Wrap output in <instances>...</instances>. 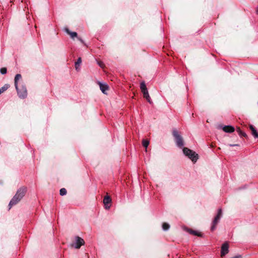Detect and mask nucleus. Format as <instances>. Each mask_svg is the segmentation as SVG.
<instances>
[{
    "instance_id": "obj_1",
    "label": "nucleus",
    "mask_w": 258,
    "mask_h": 258,
    "mask_svg": "<svg viewBox=\"0 0 258 258\" xmlns=\"http://www.w3.org/2000/svg\"><path fill=\"white\" fill-rule=\"evenodd\" d=\"M183 152L184 154L188 157L193 162H196L198 159V155L195 152L190 149L184 147L183 148Z\"/></svg>"
},
{
    "instance_id": "obj_2",
    "label": "nucleus",
    "mask_w": 258,
    "mask_h": 258,
    "mask_svg": "<svg viewBox=\"0 0 258 258\" xmlns=\"http://www.w3.org/2000/svg\"><path fill=\"white\" fill-rule=\"evenodd\" d=\"M172 135L175 138L176 145L179 147H182L183 146V141L182 137L179 135V132L174 130L172 132Z\"/></svg>"
},
{
    "instance_id": "obj_3",
    "label": "nucleus",
    "mask_w": 258,
    "mask_h": 258,
    "mask_svg": "<svg viewBox=\"0 0 258 258\" xmlns=\"http://www.w3.org/2000/svg\"><path fill=\"white\" fill-rule=\"evenodd\" d=\"M222 211L221 209H219L218 211V213L216 215V216L215 217L213 223H212V226H211V229L212 231H213L215 229L217 224L219 222V220L220 218L222 217Z\"/></svg>"
},
{
    "instance_id": "obj_4",
    "label": "nucleus",
    "mask_w": 258,
    "mask_h": 258,
    "mask_svg": "<svg viewBox=\"0 0 258 258\" xmlns=\"http://www.w3.org/2000/svg\"><path fill=\"white\" fill-rule=\"evenodd\" d=\"M27 191V188L25 186L20 187L17 190V202L21 201L25 196Z\"/></svg>"
},
{
    "instance_id": "obj_5",
    "label": "nucleus",
    "mask_w": 258,
    "mask_h": 258,
    "mask_svg": "<svg viewBox=\"0 0 258 258\" xmlns=\"http://www.w3.org/2000/svg\"><path fill=\"white\" fill-rule=\"evenodd\" d=\"M84 240L79 237H76V241L75 243H74L73 244H72V246L73 247H74L75 248H77V249H78L82 245H84Z\"/></svg>"
},
{
    "instance_id": "obj_6",
    "label": "nucleus",
    "mask_w": 258,
    "mask_h": 258,
    "mask_svg": "<svg viewBox=\"0 0 258 258\" xmlns=\"http://www.w3.org/2000/svg\"><path fill=\"white\" fill-rule=\"evenodd\" d=\"M17 94L20 98H24L26 97L27 95V92L26 87L22 86L21 89H18L17 88Z\"/></svg>"
},
{
    "instance_id": "obj_7",
    "label": "nucleus",
    "mask_w": 258,
    "mask_h": 258,
    "mask_svg": "<svg viewBox=\"0 0 258 258\" xmlns=\"http://www.w3.org/2000/svg\"><path fill=\"white\" fill-rule=\"evenodd\" d=\"M229 246L227 242L224 243L222 247H221V256H224L226 254H227L228 251Z\"/></svg>"
},
{
    "instance_id": "obj_8",
    "label": "nucleus",
    "mask_w": 258,
    "mask_h": 258,
    "mask_svg": "<svg viewBox=\"0 0 258 258\" xmlns=\"http://www.w3.org/2000/svg\"><path fill=\"white\" fill-rule=\"evenodd\" d=\"M222 127L223 131L225 133H231L235 131L234 127L231 125H225Z\"/></svg>"
},
{
    "instance_id": "obj_9",
    "label": "nucleus",
    "mask_w": 258,
    "mask_h": 258,
    "mask_svg": "<svg viewBox=\"0 0 258 258\" xmlns=\"http://www.w3.org/2000/svg\"><path fill=\"white\" fill-rule=\"evenodd\" d=\"M111 201V200L109 196H106L104 198L103 203L105 205L106 209H109L110 208V206H108V205L109 203H110Z\"/></svg>"
},
{
    "instance_id": "obj_10",
    "label": "nucleus",
    "mask_w": 258,
    "mask_h": 258,
    "mask_svg": "<svg viewBox=\"0 0 258 258\" xmlns=\"http://www.w3.org/2000/svg\"><path fill=\"white\" fill-rule=\"evenodd\" d=\"M249 128L251 131L252 135L255 138H258V132L252 125H249Z\"/></svg>"
},
{
    "instance_id": "obj_11",
    "label": "nucleus",
    "mask_w": 258,
    "mask_h": 258,
    "mask_svg": "<svg viewBox=\"0 0 258 258\" xmlns=\"http://www.w3.org/2000/svg\"><path fill=\"white\" fill-rule=\"evenodd\" d=\"M142 92L143 94L144 97L146 99V100H147V101L149 103H152V101H151L150 97L149 96L148 90H146V91H142Z\"/></svg>"
},
{
    "instance_id": "obj_12",
    "label": "nucleus",
    "mask_w": 258,
    "mask_h": 258,
    "mask_svg": "<svg viewBox=\"0 0 258 258\" xmlns=\"http://www.w3.org/2000/svg\"><path fill=\"white\" fill-rule=\"evenodd\" d=\"M100 89L101 91L105 94V91L108 89V86L105 84L99 83Z\"/></svg>"
},
{
    "instance_id": "obj_13",
    "label": "nucleus",
    "mask_w": 258,
    "mask_h": 258,
    "mask_svg": "<svg viewBox=\"0 0 258 258\" xmlns=\"http://www.w3.org/2000/svg\"><path fill=\"white\" fill-rule=\"evenodd\" d=\"M16 204V195H15L9 204V210H10L12 206L15 205Z\"/></svg>"
},
{
    "instance_id": "obj_14",
    "label": "nucleus",
    "mask_w": 258,
    "mask_h": 258,
    "mask_svg": "<svg viewBox=\"0 0 258 258\" xmlns=\"http://www.w3.org/2000/svg\"><path fill=\"white\" fill-rule=\"evenodd\" d=\"M66 32L69 34L72 38L77 36V33L75 32H72L68 28L65 29Z\"/></svg>"
},
{
    "instance_id": "obj_15",
    "label": "nucleus",
    "mask_w": 258,
    "mask_h": 258,
    "mask_svg": "<svg viewBox=\"0 0 258 258\" xmlns=\"http://www.w3.org/2000/svg\"><path fill=\"white\" fill-rule=\"evenodd\" d=\"M81 62H82L81 58L79 57L78 59H77V61L75 63V67H76V70L79 71L80 70L79 66H80V64L81 63Z\"/></svg>"
},
{
    "instance_id": "obj_16",
    "label": "nucleus",
    "mask_w": 258,
    "mask_h": 258,
    "mask_svg": "<svg viewBox=\"0 0 258 258\" xmlns=\"http://www.w3.org/2000/svg\"><path fill=\"white\" fill-rule=\"evenodd\" d=\"M10 87L9 84H5L3 87L0 88V94L6 91Z\"/></svg>"
},
{
    "instance_id": "obj_17",
    "label": "nucleus",
    "mask_w": 258,
    "mask_h": 258,
    "mask_svg": "<svg viewBox=\"0 0 258 258\" xmlns=\"http://www.w3.org/2000/svg\"><path fill=\"white\" fill-rule=\"evenodd\" d=\"M140 88H141V91L147 90V88L146 87V84L144 82H143L141 83Z\"/></svg>"
},
{
    "instance_id": "obj_18",
    "label": "nucleus",
    "mask_w": 258,
    "mask_h": 258,
    "mask_svg": "<svg viewBox=\"0 0 258 258\" xmlns=\"http://www.w3.org/2000/svg\"><path fill=\"white\" fill-rule=\"evenodd\" d=\"M143 146L147 149L149 144V141L147 140H143L142 142Z\"/></svg>"
},
{
    "instance_id": "obj_19",
    "label": "nucleus",
    "mask_w": 258,
    "mask_h": 258,
    "mask_svg": "<svg viewBox=\"0 0 258 258\" xmlns=\"http://www.w3.org/2000/svg\"><path fill=\"white\" fill-rule=\"evenodd\" d=\"M236 131L237 132V133H238V134L240 135V136H243L244 137L245 136H246V135L245 133H243L241 130L240 129L239 127H237V129H236Z\"/></svg>"
},
{
    "instance_id": "obj_20",
    "label": "nucleus",
    "mask_w": 258,
    "mask_h": 258,
    "mask_svg": "<svg viewBox=\"0 0 258 258\" xmlns=\"http://www.w3.org/2000/svg\"><path fill=\"white\" fill-rule=\"evenodd\" d=\"M170 227L169 225L167 223H164L162 225V228L163 230H168Z\"/></svg>"
},
{
    "instance_id": "obj_21",
    "label": "nucleus",
    "mask_w": 258,
    "mask_h": 258,
    "mask_svg": "<svg viewBox=\"0 0 258 258\" xmlns=\"http://www.w3.org/2000/svg\"><path fill=\"white\" fill-rule=\"evenodd\" d=\"M59 194L61 196L66 195L67 194V190L64 188H62L60 189Z\"/></svg>"
},
{
    "instance_id": "obj_22",
    "label": "nucleus",
    "mask_w": 258,
    "mask_h": 258,
    "mask_svg": "<svg viewBox=\"0 0 258 258\" xmlns=\"http://www.w3.org/2000/svg\"><path fill=\"white\" fill-rule=\"evenodd\" d=\"M7 72V70L6 68H2L0 69V72L2 75L6 74Z\"/></svg>"
},
{
    "instance_id": "obj_23",
    "label": "nucleus",
    "mask_w": 258,
    "mask_h": 258,
    "mask_svg": "<svg viewBox=\"0 0 258 258\" xmlns=\"http://www.w3.org/2000/svg\"><path fill=\"white\" fill-rule=\"evenodd\" d=\"M190 233L191 234H192L194 235H198L199 236H201V234L199 233L197 231H193V230H190L189 231Z\"/></svg>"
},
{
    "instance_id": "obj_24",
    "label": "nucleus",
    "mask_w": 258,
    "mask_h": 258,
    "mask_svg": "<svg viewBox=\"0 0 258 258\" xmlns=\"http://www.w3.org/2000/svg\"><path fill=\"white\" fill-rule=\"evenodd\" d=\"M98 64L99 65V66L101 68H103V64L102 62H98Z\"/></svg>"
},
{
    "instance_id": "obj_25",
    "label": "nucleus",
    "mask_w": 258,
    "mask_h": 258,
    "mask_svg": "<svg viewBox=\"0 0 258 258\" xmlns=\"http://www.w3.org/2000/svg\"><path fill=\"white\" fill-rule=\"evenodd\" d=\"M14 84L15 87H16V75L14 77Z\"/></svg>"
},
{
    "instance_id": "obj_26",
    "label": "nucleus",
    "mask_w": 258,
    "mask_h": 258,
    "mask_svg": "<svg viewBox=\"0 0 258 258\" xmlns=\"http://www.w3.org/2000/svg\"><path fill=\"white\" fill-rule=\"evenodd\" d=\"M21 78V75L17 74V81Z\"/></svg>"
},
{
    "instance_id": "obj_27",
    "label": "nucleus",
    "mask_w": 258,
    "mask_h": 258,
    "mask_svg": "<svg viewBox=\"0 0 258 258\" xmlns=\"http://www.w3.org/2000/svg\"><path fill=\"white\" fill-rule=\"evenodd\" d=\"M230 146H238V145H232V144H230L229 145Z\"/></svg>"
}]
</instances>
